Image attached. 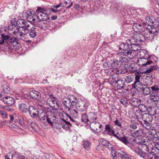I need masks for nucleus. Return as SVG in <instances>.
I'll return each mask as SVG.
<instances>
[{"instance_id":"obj_25","label":"nucleus","mask_w":159,"mask_h":159,"mask_svg":"<svg viewBox=\"0 0 159 159\" xmlns=\"http://www.w3.org/2000/svg\"><path fill=\"white\" fill-rule=\"evenodd\" d=\"M155 150L154 149H152L150 152H149L146 155V158L145 159H159V155H157V153H155Z\"/></svg>"},{"instance_id":"obj_4","label":"nucleus","mask_w":159,"mask_h":159,"mask_svg":"<svg viewBox=\"0 0 159 159\" xmlns=\"http://www.w3.org/2000/svg\"><path fill=\"white\" fill-rule=\"evenodd\" d=\"M48 9L46 8H42L40 7H37L36 12L38 14L37 18L39 19L38 21L41 22L42 21H47L50 18L47 14Z\"/></svg>"},{"instance_id":"obj_3","label":"nucleus","mask_w":159,"mask_h":159,"mask_svg":"<svg viewBox=\"0 0 159 159\" xmlns=\"http://www.w3.org/2000/svg\"><path fill=\"white\" fill-rule=\"evenodd\" d=\"M68 110L69 112V115L63 112L62 113L63 117L64 116L69 118L74 124L78 125V123L76 120V119L78 116V113L75 106L73 107L68 109Z\"/></svg>"},{"instance_id":"obj_21","label":"nucleus","mask_w":159,"mask_h":159,"mask_svg":"<svg viewBox=\"0 0 159 159\" xmlns=\"http://www.w3.org/2000/svg\"><path fill=\"white\" fill-rule=\"evenodd\" d=\"M128 41L131 44L130 50H131L134 54H135V56H136L137 53L135 51L140 50L141 48L140 46L139 45V43H138L137 44L132 43L130 39H128Z\"/></svg>"},{"instance_id":"obj_35","label":"nucleus","mask_w":159,"mask_h":159,"mask_svg":"<svg viewBox=\"0 0 159 159\" xmlns=\"http://www.w3.org/2000/svg\"><path fill=\"white\" fill-rule=\"evenodd\" d=\"M89 124L93 121H95L97 119V115L96 113L94 112H91L88 115Z\"/></svg>"},{"instance_id":"obj_33","label":"nucleus","mask_w":159,"mask_h":159,"mask_svg":"<svg viewBox=\"0 0 159 159\" xmlns=\"http://www.w3.org/2000/svg\"><path fill=\"white\" fill-rule=\"evenodd\" d=\"M132 134L134 137H137L139 136H144L146 135V133L145 132L144 129H139Z\"/></svg>"},{"instance_id":"obj_14","label":"nucleus","mask_w":159,"mask_h":159,"mask_svg":"<svg viewBox=\"0 0 159 159\" xmlns=\"http://www.w3.org/2000/svg\"><path fill=\"white\" fill-rule=\"evenodd\" d=\"M125 82L123 80L119 79L118 80L116 83L115 84V87L117 89L120 90L124 89L126 90V91H128L129 89L128 88L125 89Z\"/></svg>"},{"instance_id":"obj_61","label":"nucleus","mask_w":159,"mask_h":159,"mask_svg":"<svg viewBox=\"0 0 159 159\" xmlns=\"http://www.w3.org/2000/svg\"><path fill=\"white\" fill-rule=\"evenodd\" d=\"M151 141L155 143L158 144L159 143V139L158 137L153 136L151 138Z\"/></svg>"},{"instance_id":"obj_43","label":"nucleus","mask_w":159,"mask_h":159,"mask_svg":"<svg viewBox=\"0 0 159 159\" xmlns=\"http://www.w3.org/2000/svg\"><path fill=\"white\" fill-rule=\"evenodd\" d=\"M19 108L21 111L27 112L28 111V106L25 104L21 103L19 105Z\"/></svg>"},{"instance_id":"obj_6","label":"nucleus","mask_w":159,"mask_h":159,"mask_svg":"<svg viewBox=\"0 0 159 159\" xmlns=\"http://www.w3.org/2000/svg\"><path fill=\"white\" fill-rule=\"evenodd\" d=\"M142 119L144 123L141 125L146 129H151V123L152 120V116L148 114L143 113V115Z\"/></svg>"},{"instance_id":"obj_31","label":"nucleus","mask_w":159,"mask_h":159,"mask_svg":"<svg viewBox=\"0 0 159 159\" xmlns=\"http://www.w3.org/2000/svg\"><path fill=\"white\" fill-rule=\"evenodd\" d=\"M118 74H116L112 75L108 79V82L111 84L116 83L119 79Z\"/></svg>"},{"instance_id":"obj_34","label":"nucleus","mask_w":159,"mask_h":159,"mask_svg":"<svg viewBox=\"0 0 159 159\" xmlns=\"http://www.w3.org/2000/svg\"><path fill=\"white\" fill-rule=\"evenodd\" d=\"M10 119L9 120V123H11L14 121L15 123L18 122L19 116H18L16 113H14L12 114L9 115Z\"/></svg>"},{"instance_id":"obj_19","label":"nucleus","mask_w":159,"mask_h":159,"mask_svg":"<svg viewBox=\"0 0 159 159\" xmlns=\"http://www.w3.org/2000/svg\"><path fill=\"white\" fill-rule=\"evenodd\" d=\"M4 102L7 105L11 106L15 103V99L13 98L10 96H6L3 98Z\"/></svg>"},{"instance_id":"obj_9","label":"nucleus","mask_w":159,"mask_h":159,"mask_svg":"<svg viewBox=\"0 0 159 159\" xmlns=\"http://www.w3.org/2000/svg\"><path fill=\"white\" fill-rule=\"evenodd\" d=\"M140 141L139 138H136L135 139H133L132 140L129 139L127 146L135 152V150L138 148V146L140 143Z\"/></svg>"},{"instance_id":"obj_42","label":"nucleus","mask_w":159,"mask_h":159,"mask_svg":"<svg viewBox=\"0 0 159 159\" xmlns=\"http://www.w3.org/2000/svg\"><path fill=\"white\" fill-rule=\"evenodd\" d=\"M131 104L135 107L138 106L141 102V100L138 98H133L130 100Z\"/></svg>"},{"instance_id":"obj_11","label":"nucleus","mask_w":159,"mask_h":159,"mask_svg":"<svg viewBox=\"0 0 159 159\" xmlns=\"http://www.w3.org/2000/svg\"><path fill=\"white\" fill-rule=\"evenodd\" d=\"M158 26L157 23L154 24V25H150L145 27V31H148V32L151 33L154 35H157L158 34Z\"/></svg>"},{"instance_id":"obj_52","label":"nucleus","mask_w":159,"mask_h":159,"mask_svg":"<svg viewBox=\"0 0 159 159\" xmlns=\"http://www.w3.org/2000/svg\"><path fill=\"white\" fill-rule=\"evenodd\" d=\"M152 93L150 95V98L151 102H155V103H157V102L159 101V95L157 96V97L155 95L154 96H152Z\"/></svg>"},{"instance_id":"obj_60","label":"nucleus","mask_w":159,"mask_h":159,"mask_svg":"<svg viewBox=\"0 0 159 159\" xmlns=\"http://www.w3.org/2000/svg\"><path fill=\"white\" fill-rule=\"evenodd\" d=\"M124 134L121 132L120 133H117L116 134H114L113 136L116 137L117 139L120 140V139L123 136Z\"/></svg>"},{"instance_id":"obj_32","label":"nucleus","mask_w":159,"mask_h":159,"mask_svg":"<svg viewBox=\"0 0 159 159\" xmlns=\"http://www.w3.org/2000/svg\"><path fill=\"white\" fill-rule=\"evenodd\" d=\"M37 29L35 26H32L31 28L29 30V36L30 38H33L35 37L37 34Z\"/></svg>"},{"instance_id":"obj_28","label":"nucleus","mask_w":159,"mask_h":159,"mask_svg":"<svg viewBox=\"0 0 159 159\" xmlns=\"http://www.w3.org/2000/svg\"><path fill=\"white\" fill-rule=\"evenodd\" d=\"M139 124L140 125H143L142 122L139 120H135L134 121H131L130 123L129 124V127L134 129H135L137 128V126Z\"/></svg>"},{"instance_id":"obj_55","label":"nucleus","mask_w":159,"mask_h":159,"mask_svg":"<svg viewBox=\"0 0 159 159\" xmlns=\"http://www.w3.org/2000/svg\"><path fill=\"white\" fill-rule=\"evenodd\" d=\"M2 88L3 89V91L4 93L8 94L10 93H11L10 89L8 85L6 84L3 85Z\"/></svg>"},{"instance_id":"obj_57","label":"nucleus","mask_w":159,"mask_h":159,"mask_svg":"<svg viewBox=\"0 0 159 159\" xmlns=\"http://www.w3.org/2000/svg\"><path fill=\"white\" fill-rule=\"evenodd\" d=\"M128 69L125 65L124 67L121 69L120 71L119 70H116V71H117V72H115L117 74H125L128 71Z\"/></svg>"},{"instance_id":"obj_48","label":"nucleus","mask_w":159,"mask_h":159,"mask_svg":"<svg viewBox=\"0 0 159 159\" xmlns=\"http://www.w3.org/2000/svg\"><path fill=\"white\" fill-rule=\"evenodd\" d=\"M120 61L117 60H115L111 63V66L114 70L120 67Z\"/></svg>"},{"instance_id":"obj_7","label":"nucleus","mask_w":159,"mask_h":159,"mask_svg":"<svg viewBox=\"0 0 159 159\" xmlns=\"http://www.w3.org/2000/svg\"><path fill=\"white\" fill-rule=\"evenodd\" d=\"M128 40L127 41V42L122 43H120L119 45V49L120 50L121 49L122 51H124L126 53H128V55H131V56H132L133 58L135 57V54L133 52L131 49V44L130 43L128 42Z\"/></svg>"},{"instance_id":"obj_13","label":"nucleus","mask_w":159,"mask_h":159,"mask_svg":"<svg viewBox=\"0 0 159 159\" xmlns=\"http://www.w3.org/2000/svg\"><path fill=\"white\" fill-rule=\"evenodd\" d=\"M67 118L65 117L64 116L62 118V120L63 122L61 123V126L63 129L66 131H68L70 132L72 131L71 128L72 127V125L71 123L70 122L67 121L66 120H68Z\"/></svg>"},{"instance_id":"obj_51","label":"nucleus","mask_w":159,"mask_h":159,"mask_svg":"<svg viewBox=\"0 0 159 159\" xmlns=\"http://www.w3.org/2000/svg\"><path fill=\"white\" fill-rule=\"evenodd\" d=\"M128 53H126L124 51L118 52H117L116 54L119 56H125L128 57L129 58L132 59H134L132 56H131V55H128Z\"/></svg>"},{"instance_id":"obj_8","label":"nucleus","mask_w":159,"mask_h":159,"mask_svg":"<svg viewBox=\"0 0 159 159\" xmlns=\"http://www.w3.org/2000/svg\"><path fill=\"white\" fill-rule=\"evenodd\" d=\"M141 75L139 74L135 75V81L134 83L131 85L132 88L135 89L137 91H139L141 89L142 87V84L140 81V79Z\"/></svg>"},{"instance_id":"obj_39","label":"nucleus","mask_w":159,"mask_h":159,"mask_svg":"<svg viewBox=\"0 0 159 159\" xmlns=\"http://www.w3.org/2000/svg\"><path fill=\"white\" fill-rule=\"evenodd\" d=\"M145 40L146 39L144 36V35H143L141 33H139L138 35V37L136 39V42L139 43V44H141L144 42Z\"/></svg>"},{"instance_id":"obj_1","label":"nucleus","mask_w":159,"mask_h":159,"mask_svg":"<svg viewBox=\"0 0 159 159\" xmlns=\"http://www.w3.org/2000/svg\"><path fill=\"white\" fill-rule=\"evenodd\" d=\"M44 93L45 95H48L49 97L47 100V103L51 108L49 110L50 111L53 113H57L58 109L56 107H58V105L56 99L53 95L50 94L48 92H44Z\"/></svg>"},{"instance_id":"obj_50","label":"nucleus","mask_w":159,"mask_h":159,"mask_svg":"<svg viewBox=\"0 0 159 159\" xmlns=\"http://www.w3.org/2000/svg\"><path fill=\"white\" fill-rule=\"evenodd\" d=\"M27 13L28 16V20H31V18L34 17L35 14V12L32 10H28Z\"/></svg>"},{"instance_id":"obj_62","label":"nucleus","mask_w":159,"mask_h":159,"mask_svg":"<svg viewBox=\"0 0 159 159\" xmlns=\"http://www.w3.org/2000/svg\"><path fill=\"white\" fill-rule=\"evenodd\" d=\"M8 126L11 129L15 131H16L19 129V127L16 125L14 124H9L8 125Z\"/></svg>"},{"instance_id":"obj_24","label":"nucleus","mask_w":159,"mask_h":159,"mask_svg":"<svg viewBox=\"0 0 159 159\" xmlns=\"http://www.w3.org/2000/svg\"><path fill=\"white\" fill-rule=\"evenodd\" d=\"M137 54L139 58H146V59L150 58V56L148 52L145 49L140 50Z\"/></svg>"},{"instance_id":"obj_63","label":"nucleus","mask_w":159,"mask_h":159,"mask_svg":"<svg viewBox=\"0 0 159 159\" xmlns=\"http://www.w3.org/2000/svg\"><path fill=\"white\" fill-rule=\"evenodd\" d=\"M30 126L32 129L34 131H36L38 129L37 124L34 120Z\"/></svg>"},{"instance_id":"obj_2","label":"nucleus","mask_w":159,"mask_h":159,"mask_svg":"<svg viewBox=\"0 0 159 159\" xmlns=\"http://www.w3.org/2000/svg\"><path fill=\"white\" fill-rule=\"evenodd\" d=\"M145 141L143 142L141 139L138 148L135 150V153L143 158H146V155L148 154L150 150L149 147L145 144Z\"/></svg>"},{"instance_id":"obj_15","label":"nucleus","mask_w":159,"mask_h":159,"mask_svg":"<svg viewBox=\"0 0 159 159\" xmlns=\"http://www.w3.org/2000/svg\"><path fill=\"white\" fill-rule=\"evenodd\" d=\"M75 105L76 109L80 111H84L87 108L86 103L83 100H81L78 102H77Z\"/></svg>"},{"instance_id":"obj_17","label":"nucleus","mask_w":159,"mask_h":159,"mask_svg":"<svg viewBox=\"0 0 159 159\" xmlns=\"http://www.w3.org/2000/svg\"><path fill=\"white\" fill-rule=\"evenodd\" d=\"M48 123L51 126H52L54 123L57 121V119L56 116L53 115H48L46 120Z\"/></svg>"},{"instance_id":"obj_64","label":"nucleus","mask_w":159,"mask_h":159,"mask_svg":"<svg viewBox=\"0 0 159 159\" xmlns=\"http://www.w3.org/2000/svg\"><path fill=\"white\" fill-rule=\"evenodd\" d=\"M120 103L124 106H126L128 104V101L126 98H124L120 99Z\"/></svg>"},{"instance_id":"obj_27","label":"nucleus","mask_w":159,"mask_h":159,"mask_svg":"<svg viewBox=\"0 0 159 159\" xmlns=\"http://www.w3.org/2000/svg\"><path fill=\"white\" fill-rule=\"evenodd\" d=\"M146 23L144 24L145 26H147L150 25H152L154 24L157 23V22L156 21H154L155 19L152 17H150V16H147L146 18Z\"/></svg>"},{"instance_id":"obj_12","label":"nucleus","mask_w":159,"mask_h":159,"mask_svg":"<svg viewBox=\"0 0 159 159\" xmlns=\"http://www.w3.org/2000/svg\"><path fill=\"white\" fill-rule=\"evenodd\" d=\"M145 23H143V25H141L139 23H134L132 26V28L133 30L138 34L141 33L143 32L145 29V28H144L143 27L145 26Z\"/></svg>"},{"instance_id":"obj_5","label":"nucleus","mask_w":159,"mask_h":159,"mask_svg":"<svg viewBox=\"0 0 159 159\" xmlns=\"http://www.w3.org/2000/svg\"><path fill=\"white\" fill-rule=\"evenodd\" d=\"M77 102V99L74 96H68L66 100L63 101V104L68 109L73 107Z\"/></svg>"},{"instance_id":"obj_26","label":"nucleus","mask_w":159,"mask_h":159,"mask_svg":"<svg viewBox=\"0 0 159 159\" xmlns=\"http://www.w3.org/2000/svg\"><path fill=\"white\" fill-rule=\"evenodd\" d=\"M148 114L154 116L156 114H159V111L157 107H149L148 109Z\"/></svg>"},{"instance_id":"obj_18","label":"nucleus","mask_w":159,"mask_h":159,"mask_svg":"<svg viewBox=\"0 0 159 159\" xmlns=\"http://www.w3.org/2000/svg\"><path fill=\"white\" fill-rule=\"evenodd\" d=\"M148 59L146 58H139L137 61V63L140 66L150 65L152 62V61L151 60H148Z\"/></svg>"},{"instance_id":"obj_58","label":"nucleus","mask_w":159,"mask_h":159,"mask_svg":"<svg viewBox=\"0 0 159 159\" xmlns=\"http://www.w3.org/2000/svg\"><path fill=\"white\" fill-rule=\"evenodd\" d=\"M129 140L127 138L126 136L124 135L119 141L127 146Z\"/></svg>"},{"instance_id":"obj_22","label":"nucleus","mask_w":159,"mask_h":159,"mask_svg":"<svg viewBox=\"0 0 159 159\" xmlns=\"http://www.w3.org/2000/svg\"><path fill=\"white\" fill-rule=\"evenodd\" d=\"M30 97L33 99L39 100L41 97V95L39 92L36 90H32L29 93Z\"/></svg>"},{"instance_id":"obj_29","label":"nucleus","mask_w":159,"mask_h":159,"mask_svg":"<svg viewBox=\"0 0 159 159\" xmlns=\"http://www.w3.org/2000/svg\"><path fill=\"white\" fill-rule=\"evenodd\" d=\"M16 25H15L11 24L8 26V29L9 31H12L11 33L14 35H16L17 37L19 36L20 37V33L19 31L18 32H15L14 31H16V30L18 29Z\"/></svg>"},{"instance_id":"obj_47","label":"nucleus","mask_w":159,"mask_h":159,"mask_svg":"<svg viewBox=\"0 0 159 159\" xmlns=\"http://www.w3.org/2000/svg\"><path fill=\"white\" fill-rule=\"evenodd\" d=\"M134 75L130 74L126 76L125 78V81L127 83H130L134 80Z\"/></svg>"},{"instance_id":"obj_45","label":"nucleus","mask_w":159,"mask_h":159,"mask_svg":"<svg viewBox=\"0 0 159 159\" xmlns=\"http://www.w3.org/2000/svg\"><path fill=\"white\" fill-rule=\"evenodd\" d=\"M81 121L84 123L89 124V120L88 118V115H87L86 113H82L81 116Z\"/></svg>"},{"instance_id":"obj_41","label":"nucleus","mask_w":159,"mask_h":159,"mask_svg":"<svg viewBox=\"0 0 159 159\" xmlns=\"http://www.w3.org/2000/svg\"><path fill=\"white\" fill-rule=\"evenodd\" d=\"M128 70L132 72H135L137 71V68L133 64H129L125 65Z\"/></svg>"},{"instance_id":"obj_10","label":"nucleus","mask_w":159,"mask_h":159,"mask_svg":"<svg viewBox=\"0 0 159 159\" xmlns=\"http://www.w3.org/2000/svg\"><path fill=\"white\" fill-rule=\"evenodd\" d=\"M90 127L93 131L97 133L101 132L103 129L102 125L97 121H93L89 123Z\"/></svg>"},{"instance_id":"obj_38","label":"nucleus","mask_w":159,"mask_h":159,"mask_svg":"<svg viewBox=\"0 0 159 159\" xmlns=\"http://www.w3.org/2000/svg\"><path fill=\"white\" fill-rule=\"evenodd\" d=\"M144 34V36L146 40L148 39L150 41H152L154 39V35L150 32H148L146 31H145V30L143 32Z\"/></svg>"},{"instance_id":"obj_56","label":"nucleus","mask_w":159,"mask_h":159,"mask_svg":"<svg viewBox=\"0 0 159 159\" xmlns=\"http://www.w3.org/2000/svg\"><path fill=\"white\" fill-rule=\"evenodd\" d=\"M116 70H114L113 68H110L104 70V72L106 75H110L111 74V73L114 71H115V72H116V71H115Z\"/></svg>"},{"instance_id":"obj_30","label":"nucleus","mask_w":159,"mask_h":159,"mask_svg":"<svg viewBox=\"0 0 159 159\" xmlns=\"http://www.w3.org/2000/svg\"><path fill=\"white\" fill-rule=\"evenodd\" d=\"M48 114L43 110H40L37 116L39 117L40 120H46Z\"/></svg>"},{"instance_id":"obj_49","label":"nucleus","mask_w":159,"mask_h":159,"mask_svg":"<svg viewBox=\"0 0 159 159\" xmlns=\"http://www.w3.org/2000/svg\"><path fill=\"white\" fill-rule=\"evenodd\" d=\"M143 112H141L139 110H136L135 112V116L136 118L137 119V120H139L142 119L143 115Z\"/></svg>"},{"instance_id":"obj_54","label":"nucleus","mask_w":159,"mask_h":159,"mask_svg":"<svg viewBox=\"0 0 159 159\" xmlns=\"http://www.w3.org/2000/svg\"><path fill=\"white\" fill-rule=\"evenodd\" d=\"M139 110L142 112H144L147 111V107L144 104H140L138 106Z\"/></svg>"},{"instance_id":"obj_23","label":"nucleus","mask_w":159,"mask_h":159,"mask_svg":"<svg viewBox=\"0 0 159 159\" xmlns=\"http://www.w3.org/2000/svg\"><path fill=\"white\" fill-rule=\"evenodd\" d=\"M26 21H25L23 19H18L17 21V26H18L19 27H18V29L16 30V31H14V32L15 33L16 31V32H19V33L20 34L21 33V31H20V30H21L20 29L24 28V26H25V23Z\"/></svg>"},{"instance_id":"obj_53","label":"nucleus","mask_w":159,"mask_h":159,"mask_svg":"<svg viewBox=\"0 0 159 159\" xmlns=\"http://www.w3.org/2000/svg\"><path fill=\"white\" fill-rule=\"evenodd\" d=\"M18 41V39L17 38L10 36L9 40H8L7 44H9L10 43H17Z\"/></svg>"},{"instance_id":"obj_16","label":"nucleus","mask_w":159,"mask_h":159,"mask_svg":"<svg viewBox=\"0 0 159 159\" xmlns=\"http://www.w3.org/2000/svg\"><path fill=\"white\" fill-rule=\"evenodd\" d=\"M25 25L24 28H21V33L20 34V37H24V35H27L29 33V30L31 28L33 25H30L28 24V23L26 21L25 23Z\"/></svg>"},{"instance_id":"obj_36","label":"nucleus","mask_w":159,"mask_h":159,"mask_svg":"<svg viewBox=\"0 0 159 159\" xmlns=\"http://www.w3.org/2000/svg\"><path fill=\"white\" fill-rule=\"evenodd\" d=\"M142 91V93L143 94L144 96L148 95L150 94L151 92L150 88L147 87H145L144 88L143 87L142 85V87L141 89L138 92Z\"/></svg>"},{"instance_id":"obj_40","label":"nucleus","mask_w":159,"mask_h":159,"mask_svg":"<svg viewBox=\"0 0 159 159\" xmlns=\"http://www.w3.org/2000/svg\"><path fill=\"white\" fill-rule=\"evenodd\" d=\"M118 153V157L122 159H131L130 157L127 154L122 151L119 150V152Z\"/></svg>"},{"instance_id":"obj_44","label":"nucleus","mask_w":159,"mask_h":159,"mask_svg":"<svg viewBox=\"0 0 159 159\" xmlns=\"http://www.w3.org/2000/svg\"><path fill=\"white\" fill-rule=\"evenodd\" d=\"M158 68L157 66L156 65H154L150 66V68L148 69H146L145 70L143 71V73H145L146 74H149L151 73L153 70L157 69Z\"/></svg>"},{"instance_id":"obj_37","label":"nucleus","mask_w":159,"mask_h":159,"mask_svg":"<svg viewBox=\"0 0 159 159\" xmlns=\"http://www.w3.org/2000/svg\"><path fill=\"white\" fill-rule=\"evenodd\" d=\"M105 129L108 134L110 136H113L114 134V131L109 125H106L105 126Z\"/></svg>"},{"instance_id":"obj_46","label":"nucleus","mask_w":159,"mask_h":159,"mask_svg":"<svg viewBox=\"0 0 159 159\" xmlns=\"http://www.w3.org/2000/svg\"><path fill=\"white\" fill-rule=\"evenodd\" d=\"M149 77V80H148V77H147V78L144 79V81L145 82V84H144V85L150 86L152 84V76L151 75H150Z\"/></svg>"},{"instance_id":"obj_20","label":"nucleus","mask_w":159,"mask_h":159,"mask_svg":"<svg viewBox=\"0 0 159 159\" xmlns=\"http://www.w3.org/2000/svg\"><path fill=\"white\" fill-rule=\"evenodd\" d=\"M31 116L33 117H36L39 111L35 106H30L29 107L28 111Z\"/></svg>"},{"instance_id":"obj_59","label":"nucleus","mask_w":159,"mask_h":159,"mask_svg":"<svg viewBox=\"0 0 159 159\" xmlns=\"http://www.w3.org/2000/svg\"><path fill=\"white\" fill-rule=\"evenodd\" d=\"M120 63H126L129 61V60L127 57H121L119 58V60Z\"/></svg>"}]
</instances>
